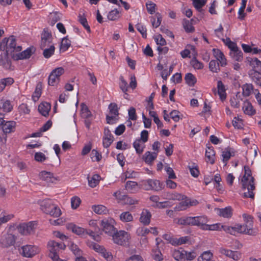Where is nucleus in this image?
Here are the masks:
<instances>
[{"label": "nucleus", "instance_id": "nucleus-44", "mask_svg": "<svg viewBox=\"0 0 261 261\" xmlns=\"http://www.w3.org/2000/svg\"><path fill=\"white\" fill-rule=\"evenodd\" d=\"M12 105L9 100H2L0 101V108L4 111L9 112L12 110Z\"/></svg>", "mask_w": 261, "mask_h": 261}, {"label": "nucleus", "instance_id": "nucleus-56", "mask_svg": "<svg viewBox=\"0 0 261 261\" xmlns=\"http://www.w3.org/2000/svg\"><path fill=\"white\" fill-rule=\"evenodd\" d=\"M152 256L156 261H162L163 260V255L158 249H152Z\"/></svg>", "mask_w": 261, "mask_h": 261}, {"label": "nucleus", "instance_id": "nucleus-10", "mask_svg": "<svg viewBox=\"0 0 261 261\" xmlns=\"http://www.w3.org/2000/svg\"><path fill=\"white\" fill-rule=\"evenodd\" d=\"M88 246L102 256L106 261H113L114 256L112 253L108 251L103 246L95 243L89 242L87 243Z\"/></svg>", "mask_w": 261, "mask_h": 261}, {"label": "nucleus", "instance_id": "nucleus-7", "mask_svg": "<svg viewBox=\"0 0 261 261\" xmlns=\"http://www.w3.org/2000/svg\"><path fill=\"white\" fill-rule=\"evenodd\" d=\"M112 237L115 244L124 246H128L131 239L130 234L123 230H117Z\"/></svg>", "mask_w": 261, "mask_h": 261}, {"label": "nucleus", "instance_id": "nucleus-64", "mask_svg": "<svg viewBox=\"0 0 261 261\" xmlns=\"http://www.w3.org/2000/svg\"><path fill=\"white\" fill-rule=\"evenodd\" d=\"M219 63L215 60H211L209 63V69L213 72H217L219 70Z\"/></svg>", "mask_w": 261, "mask_h": 261}, {"label": "nucleus", "instance_id": "nucleus-35", "mask_svg": "<svg viewBox=\"0 0 261 261\" xmlns=\"http://www.w3.org/2000/svg\"><path fill=\"white\" fill-rule=\"evenodd\" d=\"M225 225H223L221 223H216L212 225L205 224V227L203 228L204 230H224V227Z\"/></svg>", "mask_w": 261, "mask_h": 261}, {"label": "nucleus", "instance_id": "nucleus-23", "mask_svg": "<svg viewBox=\"0 0 261 261\" xmlns=\"http://www.w3.org/2000/svg\"><path fill=\"white\" fill-rule=\"evenodd\" d=\"M234 155L235 150L233 148H226L222 151L221 156L222 162L224 163L225 165L227 164L230 158L234 156Z\"/></svg>", "mask_w": 261, "mask_h": 261}, {"label": "nucleus", "instance_id": "nucleus-39", "mask_svg": "<svg viewBox=\"0 0 261 261\" xmlns=\"http://www.w3.org/2000/svg\"><path fill=\"white\" fill-rule=\"evenodd\" d=\"M100 179V176L98 174H94L91 177H88V184L90 187L92 188L95 187L98 184Z\"/></svg>", "mask_w": 261, "mask_h": 261}, {"label": "nucleus", "instance_id": "nucleus-61", "mask_svg": "<svg viewBox=\"0 0 261 261\" xmlns=\"http://www.w3.org/2000/svg\"><path fill=\"white\" fill-rule=\"evenodd\" d=\"M205 0H193V4L195 9L198 11H201L202 8L205 5Z\"/></svg>", "mask_w": 261, "mask_h": 261}, {"label": "nucleus", "instance_id": "nucleus-57", "mask_svg": "<svg viewBox=\"0 0 261 261\" xmlns=\"http://www.w3.org/2000/svg\"><path fill=\"white\" fill-rule=\"evenodd\" d=\"M136 233L138 236L145 237L149 233V229L145 227H139Z\"/></svg>", "mask_w": 261, "mask_h": 261}, {"label": "nucleus", "instance_id": "nucleus-62", "mask_svg": "<svg viewBox=\"0 0 261 261\" xmlns=\"http://www.w3.org/2000/svg\"><path fill=\"white\" fill-rule=\"evenodd\" d=\"M191 65L195 69H201L203 67V64L199 62L195 57H194L191 61Z\"/></svg>", "mask_w": 261, "mask_h": 261}, {"label": "nucleus", "instance_id": "nucleus-16", "mask_svg": "<svg viewBox=\"0 0 261 261\" xmlns=\"http://www.w3.org/2000/svg\"><path fill=\"white\" fill-rule=\"evenodd\" d=\"M0 126L4 134H10L15 132L16 122L12 120H3L0 123Z\"/></svg>", "mask_w": 261, "mask_h": 261}, {"label": "nucleus", "instance_id": "nucleus-4", "mask_svg": "<svg viewBox=\"0 0 261 261\" xmlns=\"http://www.w3.org/2000/svg\"><path fill=\"white\" fill-rule=\"evenodd\" d=\"M208 221L207 217L206 216L203 215L196 217H187L178 219L176 223L180 225L197 226L203 230V228Z\"/></svg>", "mask_w": 261, "mask_h": 261}, {"label": "nucleus", "instance_id": "nucleus-32", "mask_svg": "<svg viewBox=\"0 0 261 261\" xmlns=\"http://www.w3.org/2000/svg\"><path fill=\"white\" fill-rule=\"evenodd\" d=\"M92 210L98 215L107 214L109 212L107 207L102 204L93 205L92 206Z\"/></svg>", "mask_w": 261, "mask_h": 261}, {"label": "nucleus", "instance_id": "nucleus-5", "mask_svg": "<svg viewBox=\"0 0 261 261\" xmlns=\"http://www.w3.org/2000/svg\"><path fill=\"white\" fill-rule=\"evenodd\" d=\"M41 210L46 214L54 217H58L61 214L60 208L55 205L50 199H45L38 202Z\"/></svg>", "mask_w": 261, "mask_h": 261}, {"label": "nucleus", "instance_id": "nucleus-24", "mask_svg": "<svg viewBox=\"0 0 261 261\" xmlns=\"http://www.w3.org/2000/svg\"><path fill=\"white\" fill-rule=\"evenodd\" d=\"M206 162L213 164L215 161V151L213 147H207L205 150Z\"/></svg>", "mask_w": 261, "mask_h": 261}, {"label": "nucleus", "instance_id": "nucleus-20", "mask_svg": "<svg viewBox=\"0 0 261 261\" xmlns=\"http://www.w3.org/2000/svg\"><path fill=\"white\" fill-rule=\"evenodd\" d=\"M214 56L218 61L221 66H225L227 64V61L223 53L218 48L213 49Z\"/></svg>", "mask_w": 261, "mask_h": 261}, {"label": "nucleus", "instance_id": "nucleus-30", "mask_svg": "<svg viewBox=\"0 0 261 261\" xmlns=\"http://www.w3.org/2000/svg\"><path fill=\"white\" fill-rule=\"evenodd\" d=\"M217 93L220 97V99L223 101L226 97L225 87L221 81H219L217 83Z\"/></svg>", "mask_w": 261, "mask_h": 261}, {"label": "nucleus", "instance_id": "nucleus-3", "mask_svg": "<svg viewBox=\"0 0 261 261\" xmlns=\"http://www.w3.org/2000/svg\"><path fill=\"white\" fill-rule=\"evenodd\" d=\"M166 198L169 200L182 201L176 206L175 208L177 211L185 210L191 206H195L198 203L197 200L189 199L185 195L175 192L167 193Z\"/></svg>", "mask_w": 261, "mask_h": 261}, {"label": "nucleus", "instance_id": "nucleus-36", "mask_svg": "<svg viewBox=\"0 0 261 261\" xmlns=\"http://www.w3.org/2000/svg\"><path fill=\"white\" fill-rule=\"evenodd\" d=\"M119 219L122 222H130L133 221L134 217L129 212H124L120 215Z\"/></svg>", "mask_w": 261, "mask_h": 261}, {"label": "nucleus", "instance_id": "nucleus-41", "mask_svg": "<svg viewBox=\"0 0 261 261\" xmlns=\"http://www.w3.org/2000/svg\"><path fill=\"white\" fill-rule=\"evenodd\" d=\"M230 55L232 59L237 61H241L242 60V53L238 47L230 52Z\"/></svg>", "mask_w": 261, "mask_h": 261}, {"label": "nucleus", "instance_id": "nucleus-54", "mask_svg": "<svg viewBox=\"0 0 261 261\" xmlns=\"http://www.w3.org/2000/svg\"><path fill=\"white\" fill-rule=\"evenodd\" d=\"M243 218L244 221L245 222L244 225L246 226L248 228H253V220L252 217L250 215H247L246 214H244L243 215Z\"/></svg>", "mask_w": 261, "mask_h": 261}, {"label": "nucleus", "instance_id": "nucleus-11", "mask_svg": "<svg viewBox=\"0 0 261 261\" xmlns=\"http://www.w3.org/2000/svg\"><path fill=\"white\" fill-rule=\"evenodd\" d=\"M64 69L61 67L54 69L48 76V85L51 86L57 85L60 82L61 76L64 73Z\"/></svg>", "mask_w": 261, "mask_h": 261}, {"label": "nucleus", "instance_id": "nucleus-45", "mask_svg": "<svg viewBox=\"0 0 261 261\" xmlns=\"http://www.w3.org/2000/svg\"><path fill=\"white\" fill-rule=\"evenodd\" d=\"M213 256V254L210 251H204L198 257L197 261H211Z\"/></svg>", "mask_w": 261, "mask_h": 261}, {"label": "nucleus", "instance_id": "nucleus-15", "mask_svg": "<svg viewBox=\"0 0 261 261\" xmlns=\"http://www.w3.org/2000/svg\"><path fill=\"white\" fill-rule=\"evenodd\" d=\"M142 186L146 190H160L162 189V185L158 180L148 179L142 181Z\"/></svg>", "mask_w": 261, "mask_h": 261}, {"label": "nucleus", "instance_id": "nucleus-21", "mask_svg": "<svg viewBox=\"0 0 261 261\" xmlns=\"http://www.w3.org/2000/svg\"><path fill=\"white\" fill-rule=\"evenodd\" d=\"M51 44V35L47 31H44L41 35V47L43 49Z\"/></svg>", "mask_w": 261, "mask_h": 261}, {"label": "nucleus", "instance_id": "nucleus-59", "mask_svg": "<svg viewBox=\"0 0 261 261\" xmlns=\"http://www.w3.org/2000/svg\"><path fill=\"white\" fill-rule=\"evenodd\" d=\"M81 200L77 196H73L71 198V205L72 209H76L81 204Z\"/></svg>", "mask_w": 261, "mask_h": 261}, {"label": "nucleus", "instance_id": "nucleus-14", "mask_svg": "<svg viewBox=\"0 0 261 261\" xmlns=\"http://www.w3.org/2000/svg\"><path fill=\"white\" fill-rule=\"evenodd\" d=\"M163 238L166 240L168 243L174 246L185 244L189 240L188 237H182L176 238H173L170 234H165L163 236Z\"/></svg>", "mask_w": 261, "mask_h": 261}, {"label": "nucleus", "instance_id": "nucleus-26", "mask_svg": "<svg viewBox=\"0 0 261 261\" xmlns=\"http://www.w3.org/2000/svg\"><path fill=\"white\" fill-rule=\"evenodd\" d=\"M217 213L218 214L224 218H230L232 215V209L230 206H227L223 208H217Z\"/></svg>", "mask_w": 261, "mask_h": 261}, {"label": "nucleus", "instance_id": "nucleus-18", "mask_svg": "<svg viewBox=\"0 0 261 261\" xmlns=\"http://www.w3.org/2000/svg\"><path fill=\"white\" fill-rule=\"evenodd\" d=\"M235 225V228L237 230V233H246L249 235H255L257 233V230L253 228H248L244 224L241 225L237 224Z\"/></svg>", "mask_w": 261, "mask_h": 261}, {"label": "nucleus", "instance_id": "nucleus-42", "mask_svg": "<svg viewBox=\"0 0 261 261\" xmlns=\"http://www.w3.org/2000/svg\"><path fill=\"white\" fill-rule=\"evenodd\" d=\"M120 17V12L116 9L111 10L108 14V18L112 21L118 20Z\"/></svg>", "mask_w": 261, "mask_h": 261}, {"label": "nucleus", "instance_id": "nucleus-47", "mask_svg": "<svg viewBox=\"0 0 261 261\" xmlns=\"http://www.w3.org/2000/svg\"><path fill=\"white\" fill-rule=\"evenodd\" d=\"M192 21L193 19H191L190 21L187 19L184 20L182 24L186 32L190 33L194 32V28L193 26Z\"/></svg>", "mask_w": 261, "mask_h": 261}, {"label": "nucleus", "instance_id": "nucleus-58", "mask_svg": "<svg viewBox=\"0 0 261 261\" xmlns=\"http://www.w3.org/2000/svg\"><path fill=\"white\" fill-rule=\"evenodd\" d=\"M71 44L70 41L67 38H64L61 42L60 49L63 51H65L68 49Z\"/></svg>", "mask_w": 261, "mask_h": 261}, {"label": "nucleus", "instance_id": "nucleus-19", "mask_svg": "<svg viewBox=\"0 0 261 261\" xmlns=\"http://www.w3.org/2000/svg\"><path fill=\"white\" fill-rule=\"evenodd\" d=\"M113 142V136L111 131L107 128L104 129V135L103 137V146L105 148L109 147Z\"/></svg>", "mask_w": 261, "mask_h": 261}, {"label": "nucleus", "instance_id": "nucleus-33", "mask_svg": "<svg viewBox=\"0 0 261 261\" xmlns=\"http://www.w3.org/2000/svg\"><path fill=\"white\" fill-rule=\"evenodd\" d=\"M162 20V16L159 13H156L154 16L151 17L150 21L153 28H157L159 27Z\"/></svg>", "mask_w": 261, "mask_h": 261}, {"label": "nucleus", "instance_id": "nucleus-2", "mask_svg": "<svg viewBox=\"0 0 261 261\" xmlns=\"http://www.w3.org/2000/svg\"><path fill=\"white\" fill-rule=\"evenodd\" d=\"M243 169L244 175L241 179V183L242 188L244 190L247 189L248 191L247 192L244 193V197L253 198L254 194L253 191L255 189V186L251 171L248 166H244Z\"/></svg>", "mask_w": 261, "mask_h": 261}, {"label": "nucleus", "instance_id": "nucleus-52", "mask_svg": "<svg viewBox=\"0 0 261 261\" xmlns=\"http://www.w3.org/2000/svg\"><path fill=\"white\" fill-rule=\"evenodd\" d=\"M81 114L82 116L86 118L90 117L91 115V114L90 111L89 110L87 106L85 104L83 103L81 104Z\"/></svg>", "mask_w": 261, "mask_h": 261}, {"label": "nucleus", "instance_id": "nucleus-13", "mask_svg": "<svg viewBox=\"0 0 261 261\" xmlns=\"http://www.w3.org/2000/svg\"><path fill=\"white\" fill-rule=\"evenodd\" d=\"M16 242V237L11 233H7L0 239V246L3 248H8L13 246Z\"/></svg>", "mask_w": 261, "mask_h": 261}, {"label": "nucleus", "instance_id": "nucleus-31", "mask_svg": "<svg viewBox=\"0 0 261 261\" xmlns=\"http://www.w3.org/2000/svg\"><path fill=\"white\" fill-rule=\"evenodd\" d=\"M185 254L186 251L182 249L174 250L173 251L172 255L177 261H185Z\"/></svg>", "mask_w": 261, "mask_h": 261}, {"label": "nucleus", "instance_id": "nucleus-9", "mask_svg": "<svg viewBox=\"0 0 261 261\" xmlns=\"http://www.w3.org/2000/svg\"><path fill=\"white\" fill-rule=\"evenodd\" d=\"M19 253L24 257L32 258L39 254L40 249L36 245L26 244L20 247L19 249Z\"/></svg>", "mask_w": 261, "mask_h": 261}, {"label": "nucleus", "instance_id": "nucleus-60", "mask_svg": "<svg viewBox=\"0 0 261 261\" xmlns=\"http://www.w3.org/2000/svg\"><path fill=\"white\" fill-rule=\"evenodd\" d=\"M232 123L233 126L238 129L242 128L243 126V120L239 116L233 118Z\"/></svg>", "mask_w": 261, "mask_h": 261}, {"label": "nucleus", "instance_id": "nucleus-22", "mask_svg": "<svg viewBox=\"0 0 261 261\" xmlns=\"http://www.w3.org/2000/svg\"><path fill=\"white\" fill-rule=\"evenodd\" d=\"M151 218L150 212L148 210L143 209L140 214L139 221L143 225H148L150 222Z\"/></svg>", "mask_w": 261, "mask_h": 261}, {"label": "nucleus", "instance_id": "nucleus-55", "mask_svg": "<svg viewBox=\"0 0 261 261\" xmlns=\"http://www.w3.org/2000/svg\"><path fill=\"white\" fill-rule=\"evenodd\" d=\"M243 94L244 96H249L253 91V86L250 84H246L242 87Z\"/></svg>", "mask_w": 261, "mask_h": 261}, {"label": "nucleus", "instance_id": "nucleus-25", "mask_svg": "<svg viewBox=\"0 0 261 261\" xmlns=\"http://www.w3.org/2000/svg\"><path fill=\"white\" fill-rule=\"evenodd\" d=\"M157 156V153L146 151L143 155L142 159L147 164L151 165Z\"/></svg>", "mask_w": 261, "mask_h": 261}, {"label": "nucleus", "instance_id": "nucleus-48", "mask_svg": "<svg viewBox=\"0 0 261 261\" xmlns=\"http://www.w3.org/2000/svg\"><path fill=\"white\" fill-rule=\"evenodd\" d=\"M153 39L158 46H164L167 44L166 40L160 34H157L153 36Z\"/></svg>", "mask_w": 261, "mask_h": 261}, {"label": "nucleus", "instance_id": "nucleus-28", "mask_svg": "<svg viewBox=\"0 0 261 261\" xmlns=\"http://www.w3.org/2000/svg\"><path fill=\"white\" fill-rule=\"evenodd\" d=\"M39 177L47 182H54L56 180L53 173L45 171H41L39 173Z\"/></svg>", "mask_w": 261, "mask_h": 261}, {"label": "nucleus", "instance_id": "nucleus-17", "mask_svg": "<svg viewBox=\"0 0 261 261\" xmlns=\"http://www.w3.org/2000/svg\"><path fill=\"white\" fill-rule=\"evenodd\" d=\"M66 228L71 231L74 233L82 237H84L88 233V230L87 229L77 226L72 223L66 224Z\"/></svg>", "mask_w": 261, "mask_h": 261}, {"label": "nucleus", "instance_id": "nucleus-46", "mask_svg": "<svg viewBox=\"0 0 261 261\" xmlns=\"http://www.w3.org/2000/svg\"><path fill=\"white\" fill-rule=\"evenodd\" d=\"M249 63L250 65L253 68L252 70L261 69V61L256 58H251Z\"/></svg>", "mask_w": 261, "mask_h": 261}, {"label": "nucleus", "instance_id": "nucleus-63", "mask_svg": "<svg viewBox=\"0 0 261 261\" xmlns=\"http://www.w3.org/2000/svg\"><path fill=\"white\" fill-rule=\"evenodd\" d=\"M14 217V215L11 214L4 213L2 217H0V226L11 220Z\"/></svg>", "mask_w": 261, "mask_h": 261}, {"label": "nucleus", "instance_id": "nucleus-8", "mask_svg": "<svg viewBox=\"0 0 261 261\" xmlns=\"http://www.w3.org/2000/svg\"><path fill=\"white\" fill-rule=\"evenodd\" d=\"M116 224V222L113 218L108 217L102 219L100 221V225L102 231L105 233L112 237L114 233L117 230L116 228L115 227Z\"/></svg>", "mask_w": 261, "mask_h": 261}, {"label": "nucleus", "instance_id": "nucleus-12", "mask_svg": "<svg viewBox=\"0 0 261 261\" xmlns=\"http://www.w3.org/2000/svg\"><path fill=\"white\" fill-rule=\"evenodd\" d=\"M36 224L34 222L22 223L18 226L17 229L18 232L21 234L29 235L34 231Z\"/></svg>", "mask_w": 261, "mask_h": 261}, {"label": "nucleus", "instance_id": "nucleus-38", "mask_svg": "<svg viewBox=\"0 0 261 261\" xmlns=\"http://www.w3.org/2000/svg\"><path fill=\"white\" fill-rule=\"evenodd\" d=\"M185 80L186 83L189 86H193L197 82L196 77L191 73L186 74Z\"/></svg>", "mask_w": 261, "mask_h": 261}, {"label": "nucleus", "instance_id": "nucleus-29", "mask_svg": "<svg viewBox=\"0 0 261 261\" xmlns=\"http://www.w3.org/2000/svg\"><path fill=\"white\" fill-rule=\"evenodd\" d=\"M50 108L51 106L49 103L44 102L39 105L38 111L42 115L46 117L48 115Z\"/></svg>", "mask_w": 261, "mask_h": 261}, {"label": "nucleus", "instance_id": "nucleus-34", "mask_svg": "<svg viewBox=\"0 0 261 261\" xmlns=\"http://www.w3.org/2000/svg\"><path fill=\"white\" fill-rule=\"evenodd\" d=\"M133 147L138 154H141L145 148V142L138 139L136 140L133 143Z\"/></svg>", "mask_w": 261, "mask_h": 261}, {"label": "nucleus", "instance_id": "nucleus-51", "mask_svg": "<svg viewBox=\"0 0 261 261\" xmlns=\"http://www.w3.org/2000/svg\"><path fill=\"white\" fill-rule=\"evenodd\" d=\"M250 77L255 83L261 78V74L256 70H250L248 72Z\"/></svg>", "mask_w": 261, "mask_h": 261}, {"label": "nucleus", "instance_id": "nucleus-27", "mask_svg": "<svg viewBox=\"0 0 261 261\" xmlns=\"http://www.w3.org/2000/svg\"><path fill=\"white\" fill-rule=\"evenodd\" d=\"M242 109L244 113L249 116L253 115L256 112L252 104L248 101L244 102Z\"/></svg>", "mask_w": 261, "mask_h": 261}, {"label": "nucleus", "instance_id": "nucleus-53", "mask_svg": "<svg viewBox=\"0 0 261 261\" xmlns=\"http://www.w3.org/2000/svg\"><path fill=\"white\" fill-rule=\"evenodd\" d=\"M48 48H43V55L45 58H49L55 52V46L53 44H50L48 46Z\"/></svg>", "mask_w": 261, "mask_h": 261}, {"label": "nucleus", "instance_id": "nucleus-6", "mask_svg": "<svg viewBox=\"0 0 261 261\" xmlns=\"http://www.w3.org/2000/svg\"><path fill=\"white\" fill-rule=\"evenodd\" d=\"M47 247L49 251V256L53 261H67V259H61L58 254L60 249H65L66 245L50 240L48 241Z\"/></svg>", "mask_w": 261, "mask_h": 261}, {"label": "nucleus", "instance_id": "nucleus-50", "mask_svg": "<svg viewBox=\"0 0 261 261\" xmlns=\"http://www.w3.org/2000/svg\"><path fill=\"white\" fill-rule=\"evenodd\" d=\"M247 4V0H242L241 6L238 11V18L241 20H243L245 17L244 10Z\"/></svg>", "mask_w": 261, "mask_h": 261}, {"label": "nucleus", "instance_id": "nucleus-1", "mask_svg": "<svg viewBox=\"0 0 261 261\" xmlns=\"http://www.w3.org/2000/svg\"><path fill=\"white\" fill-rule=\"evenodd\" d=\"M0 49L5 51L7 56H10L15 60L28 59L35 51L34 47H30L20 52L22 48L20 46H16V40L13 36L4 38L1 43Z\"/></svg>", "mask_w": 261, "mask_h": 261}, {"label": "nucleus", "instance_id": "nucleus-49", "mask_svg": "<svg viewBox=\"0 0 261 261\" xmlns=\"http://www.w3.org/2000/svg\"><path fill=\"white\" fill-rule=\"evenodd\" d=\"M42 93V85L41 84H37L35 90L32 95V99L33 101H36L38 100Z\"/></svg>", "mask_w": 261, "mask_h": 261}, {"label": "nucleus", "instance_id": "nucleus-37", "mask_svg": "<svg viewBox=\"0 0 261 261\" xmlns=\"http://www.w3.org/2000/svg\"><path fill=\"white\" fill-rule=\"evenodd\" d=\"M14 83V80L11 77L3 79L0 81V91H2L6 87L10 86Z\"/></svg>", "mask_w": 261, "mask_h": 261}, {"label": "nucleus", "instance_id": "nucleus-40", "mask_svg": "<svg viewBox=\"0 0 261 261\" xmlns=\"http://www.w3.org/2000/svg\"><path fill=\"white\" fill-rule=\"evenodd\" d=\"M70 250L77 256H81L83 254V251L78 246L72 242H70L68 244Z\"/></svg>", "mask_w": 261, "mask_h": 261}, {"label": "nucleus", "instance_id": "nucleus-43", "mask_svg": "<svg viewBox=\"0 0 261 261\" xmlns=\"http://www.w3.org/2000/svg\"><path fill=\"white\" fill-rule=\"evenodd\" d=\"M126 189L130 193H134L138 189V186L136 182L127 181L125 185Z\"/></svg>", "mask_w": 261, "mask_h": 261}]
</instances>
